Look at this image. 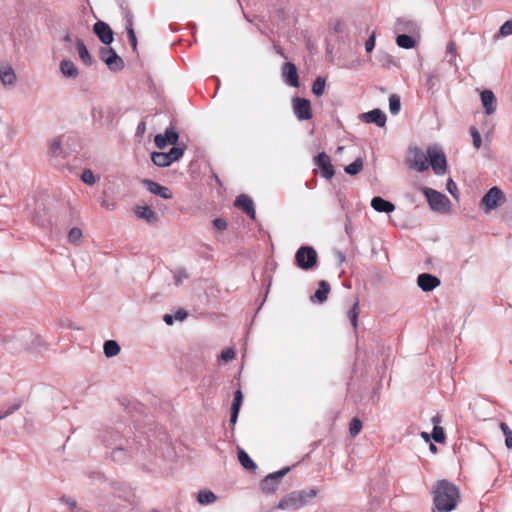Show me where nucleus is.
Instances as JSON below:
<instances>
[{
	"label": "nucleus",
	"instance_id": "nucleus-1",
	"mask_svg": "<svg viewBox=\"0 0 512 512\" xmlns=\"http://www.w3.org/2000/svg\"><path fill=\"white\" fill-rule=\"evenodd\" d=\"M433 496L432 512H451L461 500L460 490L446 479L437 481L431 491Z\"/></svg>",
	"mask_w": 512,
	"mask_h": 512
},
{
	"label": "nucleus",
	"instance_id": "nucleus-2",
	"mask_svg": "<svg viewBox=\"0 0 512 512\" xmlns=\"http://www.w3.org/2000/svg\"><path fill=\"white\" fill-rule=\"evenodd\" d=\"M318 490L311 488L309 490L292 491L285 495L278 503L279 510H296L306 506L317 496Z\"/></svg>",
	"mask_w": 512,
	"mask_h": 512
},
{
	"label": "nucleus",
	"instance_id": "nucleus-3",
	"mask_svg": "<svg viewBox=\"0 0 512 512\" xmlns=\"http://www.w3.org/2000/svg\"><path fill=\"white\" fill-rule=\"evenodd\" d=\"M107 435H109V438L104 436V442L108 447L115 446L111 454L113 461L117 463H125L128 461L132 456V448L130 446H124L120 433L112 430L107 432Z\"/></svg>",
	"mask_w": 512,
	"mask_h": 512
},
{
	"label": "nucleus",
	"instance_id": "nucleus-4",
	"mask_svg": "<svg viewBox=\"0 0 512 512\" xmlns=\"http://www.w3.org/2000/svg\"><path fill=\"white\" fill-rule=\"evenodd\" d=\"M421 191L425 195L427 202L433 211L445 213L450 209L451 202L445 194L429 187H422Z\"/></svg>",
	"mask_w": 512,
	"mask_h": 512
},
{
	"label": "nucleus",
	"instance_id": "nucleus-5",
	"mask_svg": "<svg viewBox=\"0 0 512 512\" xmlns=\"http://www.w3.org/2000/svg\"><path fill=\"white\" fill-rule=\"evenodd\" d=\"M184 146H173L168 152H153L151 160L158 167H168L178 161L184 154Z\"/></svg>",
	"mask_w": 512,
	"mask_h": 512
},
{
	"label": "nucleus",
	"instance_id": "nucleus-6",
	"mask_svg": "<svg viewBox=\"0 0 512 512\" xmlns=\"http://www.w3.org/2000/svg\"><path fill=\"white\" fill-rule=\"evenodd\" d=\"M504 192L497 186L491 187L480 200V207L485 212H490L498 208L503 202H505Z\"/></svg>",
	"mask_w": 512,
	"mask_h": 512
},
{
	"label": "nucleus",
	"instance_id": "nucleus-7",
	"mask_svg": "<svg viewBox=\"0 0 512 512\" xmlns=\"http://www.w3.org/2000/svg\"><path fill=\"white\" fill-rule=\"evenodd\" d=\"M317 259V252L312 246H301L295 253V264L302 270L313 268Z\"/></svg>",
	"mask_w": 512,
	"mask_h": 512
},
{
	"label": "nucleus",
	"instance_id": "nucleus-8",
	"mask_svg": "<svg viewBox=\"0 0 512 512\" xmlns=\"http://www.w3.org/2000/svg\"><path fill=\"white\" fill-rule=\"evenodd\" d=\"M428 166L430 165L436 175H444L447 171V159L445 153L436 147L427 148Z\"/></svg>",
	"mask_w": 512,
	"mask_h": 512
},
{
	"label": "nucleus",
	"instance_id": "nucleus-9",
	"mask_svg": "<svg viewBox=\"0 0 512 512\" xmlns=\"http://www.w3.org/2000/svg\"><path fill=\"white\" fill-rule=\"evenodd\" d=\"M99 56L111 72H119L125 66L123 59L111 47H102Z\"/></svg>",
	"mask_w": 512,
	"mask_h": 512
},
{
	"label": "nucleus",
	"instance_id": "nucleus-10",
	"mask_svg": "<svg viewBox=\"0 0 512 512\" xmlns=\"http://www.w3.org/2000/svg\"><path fill=\"white\" fill-rule=\"evenodd\" d=\"M292 108L294 115L299 121L310 120L313 116L311 102L306 98L293 97Z\"/></svg>",
	"mask_w": 512,
	"mask_h": 512
},
{
	"label": "nucleus",
	"instance_id": "nucleus-11",
	"mask_svg": "<svg viewBox=\"0 0 512 512\" xmlns=\"http://www.w3.org/2000/svg\"><path fill=\"white\" fill-rule=\"evenodd\" d=\"M410 154L412 157H408L406 162L408 166L412 169H415L419 172H423L428 169V159L427 156L423 153V151L417 146L409 148Z\"/></svg>",
	"mask_w": 512,
	"mask_h": 512
},
{
	"label": "nucleus",
	"instance_id": "nucleus-12",
	"mask_svg": "<svg viewBox=\"0 0 512 512\" xmlns=\"http://www.w3.org/2000/svg\"><path fill=\"white\" fill-rule=\"evenodd\" d=\"M313 163L320 169L321 176L327 180L332 179L335 174L330 156L326 152H320L313 158Z\"/></svg>",
	"mask_w": 512,
	"mask_h": 512
},
{
	"label": "nucleus",
	"instance_id": "nucleus-13",
	"mask_svg": "<svg viewBox=\"0 0 512 512\" xmlns=\"http://www.w3.org/2000/svg\"><path fill=\"white\" fill-rule=\"evenodd\" d=\"M115 112L111 107H93L91 117L95 124L106 126L113 122Z\"/></svg>",
	"mask_w": 512,
	"mask_h": 512
},
{
	"label": "nucleus",
	"instance_id": "nucleus-14",
	"mask_svg": "<svg viewBox=\"0 0 512 512\" xmlns=\"http://www.w3.org/2000/svg\"><path fill=\"white\" fill-rule=\"evenodd\" d=\"M93 32L96 34V36L101 41V43H103L106 46L110 45L114 40L113 30L104 21H101V20L97 21L93 25Z\"/></svg>",
	"mask_w": 512,
	"mask_h": 512
},
{
	"label": "nucleus",
	"instance_id": "nucleus-15",
	"mask_svg": "<svg viewBox=\"0 0 512 512\" xmlns=\"http://www.w3.org/2000/svg\"><path fill=\"white\" fill-rule=\"evenodd\" d=\"M359 118L365 123H374L378 127H385L387 121L386 114L379 108L362 113Z\"/></svg>",
	"mask_w": 512,
	"mask_h": 512
},
{
	"label": "nucleus",
	"instance_id": "nucleus-16",
	"mask_svg": "<svg viewBox=\"0 0 512 512\" xmlns=\"http://www.w3.org/2000/svg\"><path fill=\"white\" fill-rule=\"evenodd\" d=\"M282 76L285 82L292 87L298 88L300 86L298 70L294 63L286 62L282 66Z\"/></svg>",
	"mask_w": 512,
	"mask_h": 512
},
{
	"label": "nucleus",
	"instance_id": "nucleus-17",
	"mask_svg": "<svg viewBox=\"0 0 512 512\" xmlns=\"http://www.w3.org/2000/svg\"><path fill=\"white\" fill-rule=\"evenodd\" d=\"M234 206L246 213L249 218L255 220L256 211L251 197L246 194H240L236 197Z\"/></svg>",
	"mask_w": 512,
	"mask_h": 512
},
{
	"label": "nucleus",
	"instance_id": "nucleus-18",
	"mask_svg": "<svg viewBox=\"0 0 512 512\" xmlns=\"http://www.w3.org/2000/svg\"><path fill=\"white\" fill-rule=\"evenodd\" d=\"M142 183L151 194L157 195L163 199H172L173 197L172 192L168 187L163 186L154 180L144 179Z\"/></svg>",
	"mask_w": 512,
	"mask_h": 512
},
{
	"label": "nucleus",
	"instance_id": "nucleus-19",
	"mask_svg": "<svg viewBox=\"0 0 512 512\" xmlns=\"http://www.w3.org/2000/svg\"><path fill=\"white\" fill-rule=\"evenodd\" d=\"M417 284L422 291L430 292L437 288L441 281L437 276L430 273H422L417 277Z\"/></svg>",
	"mask_w": 512,
	"mask_h": 512
},
{
	"label": "nucleus",
	"instance_id": "nucleus-20",
	"mask_svg": "<svg viewBox=\"0 0 512 512\" xmlns=\"http://www.w3.org/2000/svg\"><path fill=\"white\" fill-rule=\"evenodd\" d=\"M480 96L486 114H493L497 109V99L493 91L488 89L483 90Z\"/></svg>",
	"mask_w": 512,
	"mask_h": 512
},
{
	"label": "nucleus",
	"instance_id": "nucleus-21",
	"mask_svg": "<svg viewBox=\"0 0 512 512\" xmlns=\"http://www.w3.org/2000/svg\"><path fill=\"white\" fill-rule=\"evenodd\" d=\"M396 30L409 35H416L419 33V25L407 18H399L396 22Z\"/></svg>",
	"mask_w": 512,
	"mask_h": 512
},
{
	"label": "nucleus",
	"instance_id": "nucleus-22",
	"mask_svg": "<svg viewBox=\"0 0 512 512\" xmlns=\"http://www.w3.org/2000/svg\"><path fill=\"white\" fill-rule=\"evenodd\" d=\"M330 290V284L325 280H321L315 293L310 296V300L314 303L322 304L327 300Z\"/></svg>",
	"mask_w": 512,
	"mask_h": 512
},
{
	"label": "nucleus",
	"instance_id": "nucleus-23",
	"mask_svg": "<svg viewBox=\"0 0 512 512\" xmlns=\"http://www.w3.org/2000/svg\"><path fill=\"white\" fill-rule=\"evenodd\" d=\"M134 213L139 219L145 220L150 224L156 223L158 221L157 214L150 206L137 205L134 208Z\"/></svg>",
	"mask_w": 512,
	"mask_h": 512
},
{
	"label": "nucleus",
	"instance_id": "nucleus-24",
	"mask_svg": "<svg viewBox=\"0 0 512 512\" xmlns=\"http://www.w3.org/2000/svg\"><path fill=\"white\" fill-rule=\"evenodd\" d=\"M371 207L381 213H391L395 210V205L381 196H375L371 200Z\"/></svg>",
	"mask_w": 512,
	"mask_h": 512
},
{
	"label": "nucleus",
	"instance_id": "nucleus-25",
	"mask_svg": "<svg viewBox=\"0 0 512 512\" xmlns=\"http://www.w3.org/2000/svg\"><path fill=\"white\" fill-rule=\"evenodd\" d=\"M0 80L4 86L13 87L16 84L17 76L12 66H0Z\"/></svg>",
	"mask_w": 512,
	"mask_h": 512
},
{
	"label": "nucleus",
	"instance_id": "nucleus-26",
	"mask_svg": "<svg viewBox=\"0 0 512 512\" xmlns=\"http://www.w3.org/2000/svg\"><path fill=\"white\" fill-rule=\"evenodd\" d=\"M60 71L63 74V76L71 79H75L79 75V70L76 67V65L68 59H63L60 62Z\"/></svg>",
	"mask_w": 512,
	"mask_h": 512
},
{
	"label": "nucleus",
	"instance_id": "nucleus-27",
	"mask_svg": "<svg viewBox=\"0 0 512 512\" xmlns=\"http://www.w3.org/2000/svg\"><path fill=\"white\" fill-rule=\"evenodd\" d=\"M76 48H77L79 57L82 60V62L86 66H91L93 64V60H92V57L82 39H79V38L77 39Z\"/></svg>",
	"mask_w": 512,
	"mask_h": 512
},
{
	"label": "nucleus",
	"instance_id": "nucleus-28",
	"mask_svg": "<svg viewBox=\"0 0 512 512\" xmlns=\"http://www.w3.org/2000/svg\"><path fill=\"white\" fill-rule=\"evenodd\" d=\"M217 499L216 494L208 489L200 490L197 495L198 503L203 506L215 503Z\"/></svg>",
	"mask_w": 512,
	"mask_h": 512
},
{
	"label": "nucleus",
	"instance_id": "nucleus-29",
	"mask_svg": "<svg viewBox=\"0 0 512 512\" xmlns=\"http://www.w3.org/2000/svg\"><path fill=\"white\" fill-rule=\"evenodd\" d=\"M396 43L400 48L403 49H412L416 46V40L413 35L409 34H399L396 38Z\"/></svg>",
	"mask_w": 512,
	"mask_h": 512
},
{
	"label": "nucleus",
	"instance_id": "nucleus-30",
	"mask_svg": "<svg viewBox=\"0 0 512 512\" xmlns=\"http://www.w3.org/2000/svg\"><path fill=\"white\" fill-rule=\"evenodd\" d=\"M120 345L115 340H106L103 345L104 355L107 358L114 357L120 353Z\"/></svg>",
	"mask_w": 512,
	"mask_h": 512
},
{
	"label": "nucleus",
	"instance_id": "nucleus-31",
	"mask_svg": "<svg viewBox=\"0 0 512 512\" xmlns=\"http://www.w3.org/2000/svg\"><path fill=\"white\" fill-rule=\"evenodd\" d=\"M238 460L240 464L245 468L246 470H255L257 468L256 463L251 459V457L248 455V453L243 450H238Z\"/></svg>",
	"mask_w": 512,
	"mask_h": 512
},
{
	"label": "nucleus",
	"instance_id": "nucleus-32",
	"mask_svg": "<svg viewBox=\"0 0 512 512\" xmlns=\"http://www.w3.org/2000/svg\"><path fill=\"white\" fill-rule=\"evenodd\" d=\"M363 170L362 158H356L352 163L345 166L344 171L350 176H355Z\"/></svg>",
	"mask_w": 512,
	"mask_h": 512
},
{
	"label": "nucleus",
	"instance_id": "nucleus-33",
	"mask_svg": "<svg viewBox=\"0 0 512 512\" xmlns=\"http://www.w3.org/2000/svg\"><path fill=\"white\" fill-rule=\"evenodd\" d=\"M162 135L167 139L170 145L176 146L179 140V133L176 131L174 126L170 125L167 127Z\"/></svg>",
	"mask_w": 512,
	"mask_h": 512
},
{
	"label": "nucleus",
	"instance_id": "nucleus-34",
	"mask_svg": "<svg viewBox=\"0 0 512 512\" xmlns=\"http://www.w3.org/2000/svg\"><path fill=\"white\" fill-rule=\"evenodd\" d=\"M401 109L400 97L396 94H392L389 97V110L392 115H397Z\"/></svg>",
	"mask_w": 512,
	"mask_h": 512
},
{
	"label": "nucleus",
	"instance_id": "nucleus-35",
	"mask_svg": "<svg viewBox=\"0 0 512 512\" xmlns=\"http://www.w3.org/2000/svg\"><path fill=\"white\" fill-rule=\"evenodd\" d=\"M325 86H326V81L324 78L322 77H317L312 85V92L316 95V96H321L323 95L324 91H325Z\"/></svg>",
	"mask_w": 512,
	"mask_h": 512
},
{
	"label": "nucleus",
	"instance_id": "nucleus-36",
	"mask_svg": "<svg viewBox=\"0 0 512 512\" xmlns=\"http://www.w3.org/2000/svg\"><path fill=\"white\" fill-rule=\"evenodd\" d=\"M358 315H359V303L355 302L347 314L354 329H357V326H358Z\"/></svg>",
	"mask_w": 512,
	"mask_h": 512
},
{
	"label": "nucleus",
	"instance_id": "nucleus-37",
	"mask_svg": "<svg viewBox=\"0 0 512 512\" xmlns=\"http://www.w3.org/2000/svg\"><path fill=\"white\" fill-rule=\"evenodd\" d=\"M290 471V467H284L279 471L270 473L266 476V484L271 481H277L279 482L281 478H283L288 472Z\"/></svg>",
	"mask_w": 512,
	"mask_h": 512
},
{
	"label": "nucleus",
	"instance_id": "nucleus-38",
	"mask_svg": "<svg viewBox=\"0 0 512 512\" xmlns=\"http://www.w3.org/2000/svg\"><path fill=\"white\" fill-rule=\"evenodd\" d=\"M279 485V482L277 481H271L266 484V477L261 480L260 482V488L265 494H272L276 491L277 487Z\"/></svg>",
	"mask_w": 512,
	"mask_h": 512
},
{
	"label": "nucleus",
	"instance_id": "nucleus-39",
	"mask_svg": "<svg viewBox=\"0 0 512 512\" xmlns=\"http://www.w3.org/2000/svg\"><path fill=\"white\" fill-rule=\"evenodd\" d=\"M82 236L83 234L81 229L78 227H73L68 233V241L72 244H77L81 240Z\"/></svg>",
	"mask_w": 512,
	"mask_h": 512
},
{
	"label": "nucleus",
	"instance_id": "nucleus-40",
	"mask_svg": "<svg viewBox=\"0 0 512 512\" xmlns=\"http://www.w3.org/2000/svg\"><path fill=\"white\" fill-rule=\"evenodd\" d=\"M362 429V422L358 418H353L349 424V433L352 437H355L360 433Z\"/></svg>",
	"mask_w": 512,
	"mask_h": 512
},
{
	"label": "nucleus",
	"instance_id": "nucleus-41",
	"mask_svg": "<svg viewBox=\"0 0 512 512\" xmlns=\"http://www.w3.org/2000/svg\"><path fill=\"white\" fill-rule=\"evenodd\" d=\"M432 438L437 443H443L445 441L444 429L439 425H434L432 430Z\"/></svg>",
	"mask_w": 512,
	"mask_h": 512
},
{
	"label": "nucleus",
	"instance_id": "nucleus-42",
	"mask_svg": "<svg viewBox=\"0 0 512 512\" xmlns=\"http://www.w3.org/2000/svg\"><path fill=\"white\" fill-rule=\"evenodd\" d=\"M173 275H174V280H175L176 286L181 285L183 280L187 279L189 277L188 273L186 272V270L184 268H178V269L174 270Z\"/></svg>",
	"mask_w": 512,
	"mask_h": 512
},
{
	"label": "nucleus",
	"instance_id": "nucleus-43",
	"mask_svg": "<svg viewBox=\"0 0 512 512\" xmlns=\"http://www.w3.org/2000/svg\"><path fill=\"white\" fill-rule=\"evenodd\" d=\"M133 52H137V38L133 26L125 27Z\"/></svg>",
	"mask_w": 512,
	"mask_h": 512
},
{
	"label": "nucleus",
	"instance_id": "nucleus-44",
	"mask_svg": "<svg viewBox=\"0 0 512 512\" xmlns=\"http://www.w3.org/2000/svg\"><path fill=\"white\" fill-rule=\"evenodd\" d=\"M425 78H426V86L429 90L434 89V87L439 82L437 75L432 72L425 73Z\"/></svg>",
	"mask_w": 512,
	"mask_h": 512
},
{
	"label": "nucleus",
	"instance_id": "nucleus-45",
	"mask_svg": "<svg viewBox=\"0 0 512 512\" xmlns=\"http://www.w3.org/2000/svg\"><path fill=\"white\" fill-rule=\"evenodd\" d=\"M81 180L88 184V185H93L95 182H96V179H95V176H94V173L92 172V170L90 169H85L82 174H81Z\"/></svg>",
	"mask_w": 512,
	"mask_h": 512
},
{
	"label": "nucleus",
	"instance_id": "nucleus-46",
	"mask_svg": "<svg viewBox=\"0 0 512 512\" xmlns=\"http://www.w3.org/2000/svg\"><path fill=\"white\" fill-rule=\"evenodd\" d=\"M49 151L53 156L60 155L62 152V144L60 138H56L51 142Z\"/></svg>",
	"mask_w": 512,
	"mask_h": 512
},
{
	"label": "nucleus",
	"instance_id": "nucleus-47",
	"mask_svg": "<svg viewBox=\"0 0 512 512\" xmlns=\"http://www.w3.org/2000/svg\"><path fill=\"white\" fill-rule=\"evenodd\" d=\"M243 401V394L240 389L234 392L231 408L240 410Z\"/></svg>",
	"mask_w": 512,
	"mask_h": 512
},
{
	"label": "nucleus",
	"instance_id": "nucleus-48",
	"mask_svg": "<svg viewBox=\"0 0 512 512\" xmlns=\"http://www.w3.org/2000/svg\"><path fill=\"white\" fill-rule=\"evenodd\" d=\"M470 133L473 139V145L479 149L482 145V139L479 131L475 127L470 128Z\"/></svg>",
	"mask_w": 512,
	"mask_h": 512
},
{
	"label": "nucleus",
	"instance_id": "nucleus-49",
	"mask_svg": "<svg viewBox=\"0 0 512 512\" xmlns=\"http://www.w3.org/2000/svg\"><path fill=\"white\" fill-rule=\"evenodd\" d=\"M499 33L502 36L512 35V20L504 22L499 29Z\"/></svg>",
	"mask_w": 512,
	"mask_h": 512
},
{
	"label": "nucleus",
	"instance_id": "nucleus-50",
	"mask_svg": "<svg viewBox=\"0 0 512 512\" xmlns=\"http://www.w3.org/2000/svg\"><path fill=\"white\" fill-rule=\"evenodd\" d=\"M121 10L126 21L125 27L133 26V14L131 13V11L123 5H121Z\"/></svg>",
	"mask_w": 512,
	"mask_h": 512
},
{
	"label": "nucleus",
	"instance_id": "nucleus-51",
	"mask_svg": "<svg viewBox=\"0 0 512 512\" xmlns=\"http://www.w3.org/2000/svg\"><path fill=\"white\" fill-rule=\"evenodd\" d=\"M154 142L159 149H164L165 147L170 145L167 139L162 134H157L154 138Z\"/></svg>",
	"mask_w": 512,
	"mask_h": 512
},
{
	"label": "nucleus",
	"instance_id": "nucleus-52",
	"mask_svg": "<svg viewBox=\"0 0 512 512\" xmlns=\"http://www.w3.org/2000/svg\"><path fill=\"white\" fill-rule=\"evenodd\" d=\"M235 357V351L232 348H227L221 352L220 358L225 361L229 362Z\"/></svg>",
	"mask_w": 512,
	"mask_h": 512
},
{
	"label": "nucleus",
	"instance_id": "nucleus-53",
	"mask_svg": "<svg viewBox=\"0 0 512 512\" xmlns=\"http://www.w3.org/2000/svg\"><path fill=\"white\" fill-rule=\"evenodd\" d=\"M213 225L219 231H224L228 227L227 221L224 218L220 217L214 219Z\"/></svg>",
	"mask_w": 512,
	"mask_h": 512
},
{
	"label": "nucleus",
	"instance_id": "nucleus-54",
	"mask_svg": "<svg viewBox=\"0 0 512 512\" xmlns=\"http://www.w3.org/2000/svg\"><path fill=\"white\" fill-rule=\"evenodd\" d=\"M375 47V34L372 33L365 43V50L367 53H371Z\"/></svg>",
	"mask_w": 512,
	"mask_h": 512
},
{
	"label": "nucleus",
	"instance_id": "nucleus-55",
	"mask_svg": "<svg viewBox=\"0 0 512 512\" xmlns=\"http://www.w3.org/2000/svg\"><path fill=\"white\" fill-rule=\"evenodd\" d=\"M239 411L238 409L230 408V426L232 430L237 422Z\"/></svg>",
	"mask_w": 512,
	"mask_h": 512
},
{
	"label": "nucleus",
	"instance_id": "nucleus-56",
	"mask_svg": "<svg viewBox=\"0 0 512 512\" xmlns=\"http://www.w3.org/2000/svg\"><path fill=\"white\" fill-rule=\"evenodd\" d=\"M60 500L62 503L67 504L71 509H75L77 507L76 501L70 496L64 495Z\"/></svg>",
	"mask_w": 512,
	"mask_h": 512
},
{
	"label": "nucleus",
	"instance_id": "nucleus-57",
	"mask_svg": "<svg viewBox=\"0 0 512 512\" xmlns=\"http://www.w3.org/2000/svg\"><path fill=\"white\" fill-rule=\"evenodd\" d=\"M446 188H447V191L452 195V196H456L455 193L457 191V185L456 183L451 179L449 178L447 180V184H446Z\"/></svg>",
	"mask_w": 512,
	"mask_h": 512
},
{
	"label": "nucleus",
	"instance_id": "nucleus-58",
	"mask_svg": "<svg viewBox=\"0 0 512 512\" xmlns=\"http://www.w3.org/2000/svg\"><path fill=\"white\" fill-rule=\"evenodd\" d=\"M188 317V313L186 310L184 309H178L175 314H174V318L175 320H178V321H183L185 320L186 318Z\"/></svg>",
	"mask_w": 512,
	"mask_h": 512
},
{
	"label": "nucleus",
	"instance_id": "nucleus-59",
	"mask_svg": "<svg viewBox=\"0 0 512 512\" xmlns=\"http://www.w3.org/2000/svg\"><path fill=\"white\" fill-rule=\"evenodd\" d=\"M456 58H457V53L449 54V56L446 55V61L450 66L457 67Z\"/></svg>",
	"mask_w": 512,
	"mask_h": 512
},
{
	"label": "nucleus",
	"instance_id": "nucleus-60",
	"mask_svg": "<svg viewBox=\"0 0 512 512\" xmlns=\"http://www.w3.org/2000/svg\"><path fill=\"white\" fill-rule=\"evenodd\" d=\"M457 53L456 52V44L453 41L448 42L446 47V54L449 56V54Z\"/></svg>",
	"mask_w": 512,
	"mask_h": 512
},
{
	"label": "nucleus",
	"instance_id": "nucleus-61",
	"mask_svg": "<svg viewBox=\"0 0 512 512\" xmlns=\"http://www.w3.org/2000/svg\"><path fill=\"white\" fill-rule=\"evenodd\" d=\"M18 408V405H13L4 414H1L0 416H3L2 419H4L8 417L10 414L14 413Z\"/></svg>",
	"mask_w": 512,
	"mask_h": 512
},
{
	"label": "nucleus",
	"instance_id": "nucleus-62",
	"mask_svg": "<svg viewBox=\"0 0 512 512\" xmlns=\"http://www.w3.org/2000/svg\"><path fill=\"white\" fill-rule=\"evenodd\" d=\"M163 320L167 325H172L174 323L175 318L174 315L165 314Z\"/></svg>",
	"mask_w": 512,
	"mask_h": 512
},
{
	"label": "nucleus",
	"instance_id": "nucleus-63",
	"mask_svg": "<svg viewBox=\"0 0 512 512\" xmlns=\"http://www.w3.org/2000/svg\"><path fill=\"white\" fill-rule=\"evenodd\" d=\"M505 445L507 448H512V432H509L507 436H505Z\"/></svg>",
	"mask_w": 512,
	"mask_h": 512
},
{
	"label": "nucleus",
	"instance_id": "nucleus-64",
	"mask_svg": "<svg viewBox=\"0 0 512 512\" xmlns=\"http://www.w3.org/2000/svg\"><path fill=\"white\" fill-rule=\"evenodd\" d=\"M500 428H501V430H502V432H503V434H504L505 436H507V434H508L509 432H512V431L510 430L509 426H508L506 423H504V422H501V423H500Z\"/></svg>",
	"mask_w": 512,
	"mask_h": 512
}]
</instances>
